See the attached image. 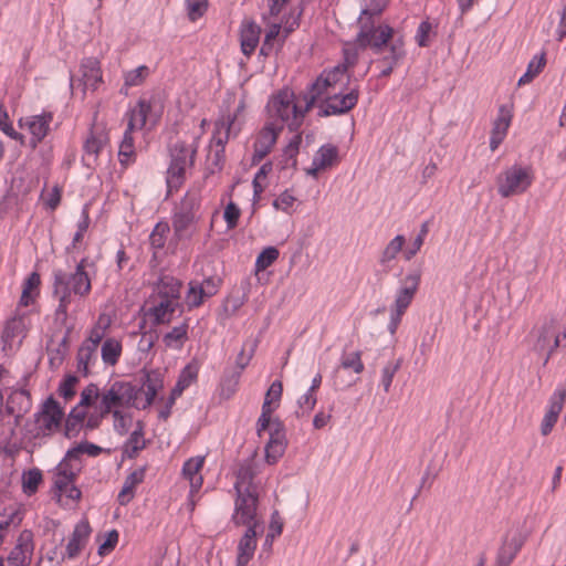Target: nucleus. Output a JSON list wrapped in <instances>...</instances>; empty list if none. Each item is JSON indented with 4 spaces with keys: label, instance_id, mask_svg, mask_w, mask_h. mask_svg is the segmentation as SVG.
<instances>
[{
    "label": "nucleus",
    "instance_id": "8fccbe9b",
    "mask_svg": "<svg viewBox=\"0 0 566 566\" xmlns=\"http://www.w3.org/2000/svg\"><path fill=\"white\" fill-rule=\"evenodd\" d=\"M281 30L282 24L274 22L268 25L265 35L260 49V54L264 56H269L272 54L274 50V42L277 41L280 43L281 39Z\"/></svg>",
    "mask_w": 566,
    "mask_h": 566
},
{
    "label": "nucleus",
    "instance_id": "6e6d98bb",
    "mask_svg": "<svg viewBox=\"0 0 566 566\" xmlns=\"http://www.w3.org/2000/svg\"><path fill=\"white\" fill-rule=\"evenodd\" d=\"M207 296L205 295V291L199 285V281H190L188 283V291L186 293L185 302L188 310H193L201 306Z\"/></svg>",
    "mask_w": 566,
    "mask_h": 566
},
{
    "label": "nucleus",
    "instance_id": "a19ab883",
    "mask_svg": "<svg viewBox=\"0 0 566 566\" xmlns=\"http://www.w3.org/2000/svg\"><path fill=\"white\" fill-rule=\"evenodd\" d=\"M122 342L115 337L106 338L101 346V357L106 366H115L122 356Z\"/></svg>",
    "mask_w": 566,
    "mask_h": 566
},
{
    "label": "nucleus",
    "instance_id": "423d86ee",
    "mask_svg": "<svg viewBox=\"0 0 566 566\" xmlns=\"http://www.w3.org/2000/svg\"><path fill=\"white\" fill-rule=\"evenodd\" d=\"M34 420L24 426V438L38 441L60 432L64 419V410L52 397H48L34 413Z\"/></svg>",
    "mask_w": 566,
    "mask_h": 566
},
{
    "label": "nucleus",
    "instance_id": "6ab92c4d",
    "mask_svg": "<svg viewBox=\"0 0 566 566\" xmlns=\"http://www.w3.org/2000/svg\"><path fill=\"white\" fill-rule=\"evenodd\" d=\"M286 446L285 427L282 421H275L264 448L266 463L275 464L283 457Z\"/></svg>",
    "mask_w": 566,
    "mask_h": 566
},
{
    "label": "nucleus",
    "instance_id": "0e129e2a",
    "mask_svg": "<svg viewBox=\"0 0 566 566\" xmlns=\"http://www.w3.org/2000/svg\"><path fill=\"white\" fill-rule=\"evenodd\" d=\"M111 413L114 419V431L119 436L127 434L133 422L132 415L124 412L120 409H114L111 411Z\"/></svg>",
    "mask_w": 566,
    "mask_h": 566
},
{
    "label": "nucleus",
    "instance_id": "4d7b16f0",
    "mask_svg": "<svg viewBox=\"0 0 566 566\" xmlns=\"http://www.w3.org/2000/svg\"><path fill=\"white\" fill-rule=\"evenodd\" d=\"M301 143L302 136L300 134L294 135L283 149L282 165L284 168L296 166V156L298 155Z\"/></svg>",
    "mask_w": 566,
    "mask_h": 566
},
{
    "label": "nucleus",
    "instance_id": "7c9ffc66",
    "mask_svg": "<svg viewBox=\"0 0 566 566\" xmlns=\"http://www.w3.org/2000/svg\"><path fill=\"white\" fill-rule=\"evenodd\" d=\"M151 115V103L146 99H139L137 104L128 113V124L126 130L143 129Z\"/></svg>",
    "mask_w": 566,
    "mask_h": 566
},
{
    "label": "nucleus",
    "instance_id": "ddd939ff",
    "mask_svg": "<svg viewBox=\"0 0 566 566\" xmlns=\"http://www.w3.org/2000/svg\"><path fill=\"white\" fill-rule=\"evenodd\" d=\"M52 120L53 114L45 111L38 115L21 117L18 120L19 127L29 132V146L32 149H35L48 136Z\"/></svg>",
    "mask_w": 566,
    "mask_h": 566
},
{
    "label": "nucleus",
    "instance_id": "e2e57ef3",
    "mask_svg": "<svg viewBox=\"0 0 566 566\" xmlns=\"http://www.w3.org/2000/svg\"><path fill=\"white\" fill-rule=\"evenodd\" d=\"M41 482H42V472L36 468L30 469L29 471L24 472L22 475L23 492L28 495L34 494L38 491Z\"/></svg>",
    "mask_w": 566,
    "mask_h": 566
},
{
    "label": "nucleus",
    "instance_id": "412c9836",
    "mask_svg": "<svg viewBox=\"0 0 566 566\" xmlns=\"http://www.w3.org/2000/svg\"><path fill=\"white\" fill-rule=\"evenodd\" d=\"M525 543V536L521 532L505 535L497 549L495 566H510Z\"/></svg>",
    "mask_w": 566,
    "mask_h": 566
},
{
    "label": "nucleus",
    "instance_id": "c85d7f7f",
    "mask_svg": "<svg viewBox=\"0 0 566 566\" xmlns=\"http://www.w3.org/2000/svg\"><path fill=\"white\" fill-rule=\"evenodd\" d=\"M85 409L80 407L72 408L69 415L66 417L64 416L60 432L69 440L78 438L82 432L85 433Z\"/></svg>",
    "mask_w": 566,
    "mask_h": 566
},
{
    "label": "nucleus",
    "instance_id": "69168bd1",
    "mask_svg": "<svg viewBox=\"0 0 566 566\" xmlns=\"http://www.w3.org/2000/svg\"><path fill=\"white\" fill-rule=\"evenodd\" d=\"M0 130L6 134L11 139L19 142L20 144H24V135L18 133L10 122L8 111L6 107L0 104Z\"/></svg>",
    "mask_w": 566,
    "mask_h": 566
},
{
    "label": "nucleus",
    "instance_id": "de8ad7c7",
    "mask_svg": "<svg viewBox=\"0 0 566 566\" xmlns=\"http://www.w3.org/2000/svg\"><path fill=\"white\" fill-rule=\"evenodd\" d=\"M23 520L21 512L17 509L6 511L0 516V545L3 543L6 535L11 528H17Z\"/></svg>",
    "mask_w": 566,
    "mask_h": 566
},
{
    "label": "nucleus",
    "instance_id": "f03ea898",
    "mask_svg": "<svg viewBox=\"0 0 566 566\" xmlns=\"http://www.w3.org/2000/svg\"><path fill=\"white\" fill-rule=\"evenodd\" d=\"M328 73L333 80L326 87L319 91L322 94L317 97L315 106L318 108V116L329 117L339 116L352 111L359 99V87L355 85L346 93L344 88L349 84L350 75L347 74L346 65H335L332 69L324 70L318 76Z\"/></svg>",
    "mask_w": 566,
    "mask_h": 566
},
{
    "label": "nucleus",
    "instance_id": "473e14b6",
    "mask_svg": "<svg viewBox=\"0 0 566 566\" xmlns=\"http://www.w3.org/2000/svg\"><path fill=\"white\" fill-rule=\"evenodd\" d=\"M164 380L157 373H150L146 375V378L139 389V392L143 391L145 395L144 401H139V407L137 409H146L150 407L157 396V394L163 389Z\"/></svg>",
    "mask_w": 566,
    "mask_h": 566
},
{
    "label": "nucleus",
    "instance_id": "9b49d317",
    "mask_svg": "<svg viewBox=\"0 0 566 566\" xmlns=\"http://www.w3.org/2000/svg\"><path fill=\"white\" fill-rule=\"evenodd\" d=\"M138 394V387L130 381H114L102 394V415H108L112 410L119 408L133 407L137 409L139 407Z\"/></svg>",
    "mask_w": 566,
    "mask_h": 566
},
{
    "label": "nucleus",
    "instance_id": "c03bdc74",
    "mask_svg": "<svg viewBox=\"0 0 566 566\" xmlns=\"http://www.w3.org/2000/svg\"><path fill=\"white\" fill-rule=\"evenodd\" d=\"M41 283L40 275L32 272L23 283L22 294L19 301L20 306H29L34 302L35 296L39 294V286Z\"/></svg>",
    "mask_w": 566,
    "mask_h": 566
},
{
    "label": "nucleus",
    "instance_id": "dca6fc26",
    "mask_svg": "<svg viewBox=\"0 0 566 566\" xmlns=\"http://www.w3.org/2000/svg\"><path fill=\"white\" fill-rule=\"evenodd\" d=\"M103 449L92 442L82 441L70 448L61 462L56 465L55 471H75L76 474L81 470L82 455L87 454L95 458L102 453Z\"/></svg>",
    "mask_w": 566,
    "mask_h": 566
},
{
    "label": "nucleus",
    "instance_id": "2eb2a0df",
    "mask_svg": "<svg viewBox=\"0 0 566 566\" xmlns=\"http://www.w3.org/2000/svg\"><path fill=\"white\" fill-rule=\"evenodd\" d=\"M81 76L75 80L73 75L70 77V86L73 90L75 83L82 86L85 94L87 90L96 91L98 85L103 82V74L101 70V62L96 57H85L80 65Z\"/></svg>",
    "mask_w": 566,
    "mask_h": 566
},
{
    "label": "nucleus",
    "instance_id": "680f3d73",
    "mask_svg": "<svg viewBox=\"0 0 566 566\" xmlns=\"http://www.w3.org/2000/svg\"><path fill=\"white\" fill-rule=\"evenodd\" d=\"M274 411V407H269L268 401H263L261 415L256 421V434L261 438L265 430L269 433L272 432V427L275 421H280L277 418L272 419L271 413Z\"/></svg>",
    "mask_w": 566,
    "mask_h": 566
},
{
    "label": "nucleus",
    "instance_id": "2f4dec72",
    "mask_svg": "<svg viewBox=\"0 0 566 566\" xmlns=\"http://www.w3.org/2000/svg\"><path fill=\"white\" fill-rule=\"evenodd\" d=\"M378 55L377 62H390L391 64L400 65L407 55L403 36L396 33L390 39L385 51Z\"/></svg>",
    "mask_w": 566,
    "mask_h": 566
},
{
    "label": "nucleus",
    "instance_id": "4be33fe9",
    "mask_svg": "<svg viewBox=\"0 0 566 566\" xmlns=\"http://www.w3.org/2000/svg\"><path fill=\"white\" fill-rule=\"evenodd\" d=\"M263 531V526H247L237 548L235 566H247L254 556L256 549V535Z\"/></svg>",
    "mask_w": 566,
    "mask_h": 566
},
{
    "label": "nucleus",
    "instance_id": "39448f33",
    "mask_svg": "<svg viewBox=\"0 0 566 566\" xmlns=\"http://www.w3.org/2000/svg\"><path fill=\"white\" fill-rule=\"evenodd\" d=\"M380 14L361 11L357 20L358 32L355 44L358 49H370L374 54H381L390 39L397 33L392 27L379 21Z\"/></svg>",
    "mask_w": 566,
    "mask_h": 566
},
{
    "label": "nucleus",
    "instance_id": "052dcab7",
    "mask_svg": "<svg viewBox=\"0 0 566 566\" xmlns=\"http://www.w3.org/2000/svg\"><path fill=\"white\" fill-rule=\"evenodd\" d=\"M150 70L147 65H139L138 67L124 73V86L134 87L142 85L149 76Z\"/></svg>",
    "mask_w": 566,
    "mask_h": 566
},
{
    "label": "nucleus",
    "instance_id": "c9c22d12",
    "mask_svg": "<svg viewBox=\"0 0 566 566\" xmlns=\"http://www.w3.org/2000/svg\"><path fill=\"white\" fill-rule=\"evenodd\" d=\"M144 423L137 421L135 429L130 432L128 439L123 446V454L128 459H134L138 453L146 448V440L144 439Z\"/></svg>",
    "mask_w": 566,
    "mask_h": 566
},
{
    "label": "nucleus",
    "instance_id": "79ce46f5",
    "mask_svg": "<svg viewBox=\"0 0 566 566\" xmlns=\"http://www.w3.org/2000/svg\"><path fill=\"white\" fill-rule=\"evenodd\" d=\"M109 326L111 318L106 314H99L97 321L87 331V336L82 343L98 347Z\"/></svg>",
    "mask_w": 566,
    "mask_h": 566
},
{
    "label": "nucleus",
    "instance_id": "5701e85b",
    "mask_svg": "<svg viewBox=\"0 0 566 566\" xmlns=\"http://www.w3.org/2000/svg\"><path fill=\"white\" fill-rule=\"evenodd\" d=\"M258 468L253 460L248 459L240 463L234 483L235 493L259 492V484L255 482Z\"/></svg>",
    "mask_w": 566,
    "mask_h": 566
},
{
    "label": "nucleus",
    "instance_id": "bb28decb",
    "mask_svg": "<svg viewBox=\"0 0 566 566\" xmlns=\"http://www.w3.org/2000/svg\"><path fill=\"white\" fill-rule=\"evenodd\" d=\"M75 471H55L54 474V488L57 491L60 501L62 497L76 502L81 497V490L74 485L76 478Z\"/></svg>",
    "mask_w": 566,
    "mask_h": 566
},
{
    "label": "nucleus",
    "instance_id": "f8f14e48",
    "mask_svg": "<svg viewBox=\"0 0 566 566\" xmlns=\"http://www.w3.org/2000/svg\"><path fill=\"white\" fill-rule=\"evenodd\" d=\"M259 492L237 493L231 521L235 526H262L258 515Z\"/></svg>",
    "mask_w": 566,
    "mask_h": 566
},
{
    "label": "nucleus",
    "instance_id": "09e8293b",
    "mask_svg": "<svg viewBox=\"0 0 566 566\" xmlns=\"http://www.w3.org/2000/svg\"><path fill=\"white\" fill-rule=\"evenodd\" d=\"M405 244V237L401 234L396 235L394 239L389 241V243L384 249L380 258L379 263L386 268H390V262H392L398 253L402 250V247Z\"/></svg>",
    "mask_w": 566,
    "mask_h": 566
},
{
    "label": "nucleus",
    "instance_id": "f3484780",
    "mask_svg": "<svg viewBox=\"0 0 566 566\" xmlns=\"http://www.w3.org/2000/svg\"><path fill=\"white\" fill-rule=\"evenodd\" d=\"M280 125L275 123H266L263 128L258 133L255 142L253 144L252 163H260L265 158L272 147L277 140L279 134L281 133Z\"/></svg>",
    "mask_w": 566,
    "mask_h": 566
},
{
    "label": "nucleus",
    "instance_id": "0eeeda50",
    "mask_svg": "<svg viewBox=\"0 0 566 566\" xmlns=\"http://www.w3.org/2000/svg\"><path fill=\"white\" fill-rule=\"evenodd\" d=\"M200 197L197 192H187L176 207L172 214L174 239L176 241L190 240L196 231L199 220Z\"/></svg>",
    "mask_w": 566,
    "mask_h": 566
},
{
    "label": "nucleus",
    "instance_id": "9d476101",
    "mask_svg": "<svg viewBox=\"0 0 566 566\" xmlns=\"http://www.w3.org/2000/svg\"><path fill=\"white\" fill-rule=\"evenodd\" d=\"M532 348L537 354L546 353L544 365H546L554 349L560 344V338H566V333L558 331V321L555 316H545L539 325L535 326L530 335Z\"/></svg>",
    "mask_w": 566,
    "mask_h": 566
},
{
    "label": "nucleus",
    "instance_id": "37998d69",
    "mask_svg": "<svg viewBox=\"0 0 566 566\" xmlns=\"http://www.w3.org/2000/svg\"><path fill=\"white\" fill-rule=\"evenodd\" d=\"M302 14V8H292L287 13L283 14L280 22L282 24L280 46H283L289 35L300 27Z\"/></svg>",
    "mask_w": 566,
    "mask_h": 566
},
{
    "label": "nucleus",
    "instance_id": "13d9d810",
    "mask_svg": "<svg viewBox=\"0 0 566 566\" xmlns=\"http://www.w3.org/2000/svg\"><path fill=\"white\" fill-rule=\"evenodd\" d=\"M186 170L187 168L182 166H178L175 164H169L166 176V184L168 188V193H171L175 190H178L179 187L184 184L186 179Z\"/></svg>",
    "mask_w": 566,
    "mask_h": 566
},
{
    "label": "nucleus",
    "instance_id": "f704fd0d",
    "mask_svg": "<svg viewBox=\"0 0 566 566\" xmlns=\"http://www.w3.org/2000/svg\"><path fill=\"white\" fill-rule=\"evenodd\" d=\"M179 302H170L169 300H159L157 304L148 310V315L153 318L154 325L170 323L174 313L180 308Z\"/></svg>",
    "mask_w": 566,
    "mask_h": 566
},
{
    "label": "nucleus",
    "instance_id": "1a4fd4ad",
    "mask_svg": "<svg viewBox=\"0 0 566 566\" xmlns=\"http://www.w3.org/2000/svg\"><path fill=\"white\" fill-rule=\"evenodd\" d=\"M421 273L418 270L409 272L402 280L401 285L398 287L395 301L390 306V318L388 323V331L395 335L402 319L403 314L410 306L420 284Z\"/></svg>",
    "mask_w": 566,
    "mask_h": 566
},
{
    "label": "nucleus",
    "instance_id": "c756f323",
    "mask_svg": "<svg viewBox=\"0 0 566 566\" xmlns=\"http://www.w3.org/2000/svg\"><path fill=\"white\" fill-rule=\"evenodd\" d=\"M32 407V399L27 389L13 390L8 397L6 409L7 412L15 417L19 421Z\"/></svg>",
    "mask_w": 566,
    "mask_h": 566
},
{
    "label": "nucleus",
    "instance_id": "ea45409f",
    "mask_svg": "<svg viewBox=\"0 0 566 566\" xmlns=\"http://www.w3.org/2000/svg\"><path fill=\"white\" fill-rule=\"evenodd\" d=\"M145 469L139 468L130 472L124 481L123 488L118 493L117 500L120 505L128 504L135 494V489L144 481Z\"/></svg>",
    "mask_w": 566,
    "mask_h": 566
},
{
    "label": "nucleus",
    "instance_id": "4468645a",
    "mask_svg": "<svg viewBox=\"0 0 566 566\" xmlns=\"http://www.w3.org/2000/svg\"><path fill=\"white\" fill-rule=\"evenodd\" d=\"M34 551L33 533L30 530H23L9 552L2 559L1 566H29Z\"/></svg>",
    "mask_w": 566,
    "mask_h": 566
},
{
    "label": "nucleus",
    "instance_id": "3c124183",
    "mask_svg": "<svg viewBox=\"0 0 566 566\" xmlns=\"http://www.w3.org/2000/svg\"><path fill=\"white\" fill-rule=\"evenodd\" d=\"M546 64V53L542 52L538 55H534L530 61L526 72L520 77L517 84L520 86L525 85L533 81L544 69Z\"/></svg>",
    "mask_w": 566,
    "mask_h": 566
},
{
    "label": "nucleus",
    "instance_id": "a18cd8bd",
    "mask_svg": "<svg viewBox=\"0 0 566 566\" xmlns=\"http://www.w3.org/2000/svg\"><path fill=\"white\" fill-rule=\"evenodd\" d=\"M438 24L429 19L420 22L415 34V41L420 48H428L437 36Z\"/></svg>",
    "mask_w": 566,
    "mask_h": 566
},
{
    "label": "nucleus",
    "instance_id": "4c0bfd02",
    "mask_svg": "<svg viewBox=\"0 0 566 566\" xmlns=\"http://www.w3.org/2000/svg\"><path fill=\"white\" fill-rule=\"evenodd\" d=\"M97 348L96 346H92L85 343H82L77 349L76 354V367L77 371L83 376H88L91 373V368L94 367L97 363Z\"/></svg>",
    "mask_w": 566,
    "mask_h": 566
},
{
    "label": "nucleus",
    "instance_id": "5fc2aeb1",
    "mask_svg": "<svg viewBox=\"0 0 566 566\" xmlns=\"http://www.w3.org/2000/svg\"><path fill=\"white\" fill-rule=\"evenodd\" d=\"M258 344L259 342L256 338H249L243 342L242 348L235 358V367L238 369L244 370L247 368L255 354Z\"/></svg>",
    "mask_w": 566,
    "mask_h": 566
},
{
    "label": "nucleus",
    "instance_id": "cd10ccee",
    "mask_svg": "<svg viewBox=\"0 0 566 566\" xmlns=\"http://www.w3.org/2000/svg\"><path fill=\"white\" fill-rule=\"evenodd\" d=\"M261 28L253 20H243L240 25L241 52L249 59L260 43Z\"/></svg>",
    "mask_w": 566,
    "mask_h": 566
},
{
    "label": "nucleus",
    "instance_id": "b1692460",
    "mask_svg": "<svg viewBox=\"0 0 566 566\" xmlns=\"http://www.w3.org/2000/svg\"><path fill=\"white\" fill-rule=\"evenodd\" d=\"M512 111L507 105L499 107L497 116L493 122V127L490 136V149L496 150L507 135L509 127L512 122Z\"/></svg>",
    "mask_w": 566,
    "mask_h": 566
},
{
    "label": "nucleus",
    "instance_id": "72a5a7b5",
    "mask_svg": "<svg viewBox=\"0 0 566 566\" xmlns=\"http://www.w3.org/2000/svg\"><path fill=\"white\" fill-rule=\"evenodd\" d=\"M181 281L171 275H161L156 284V292L161 300L178 302L181 292Z\"/></svg>",
    "mask_w": 566,
    "mask_h": 566
},
{
    "label": "nucleus",
    "instance_id": "e433bc0d",
    "mask_svg": "<svg viewBox=\"0 0 566 566\" xmlns=\"http://www.w3.org/2000/svg\"><path fill=\"white\" fill-rule=\"evenodd\" d=\"M197 154V145H187L185 142H177L170 149V164L189 168L193 165Z\"/></svg>",
    "mask_w": 566,
    "mask_h": 566
},
{
    "label": "nucleus",
    "instance_id": "864d4df0",
    "mask_svg": "<svg viewBox=\"0 0 566 566\" xmlns=\"http://www.w3.org/2000/svg\"><path fill=\"white\" fill-rule=\"evenodd\" d=\"M169 231L170 227L167 222H158L155 226L149 235V244L154 251V254L164 249Z\"/></svg>",
    "mask_w": 566,
    "mask_h": 566
},
{
    "label": "nucleus",
    "instance_id": "393cba45",
    "mask_svg": "<svg viewBox=\"0 0 566 566\" xmlns=\"http://www.w3.org/2000/svg\"><path fill=\"white\" fill-rule=\"evenodd\" d=\"M27 316L24 314H15L6 322L2 335L1 345L2 350L7 353L12 349V345L15 338L20 340L25 336L27 333Z\"/></svg>",
    "mask_w": 566,
    "mask_h": 566
},
{
    "label": "nucleus",
    "instance_id": "338daca9",
    "mask_svg": "<svg viewBox=\"0 0 566 566\" xmlns=\"http://www.w3.org/2000/svg\"><path fill=\"white\" fill-rule=\"evenodd\" d=\"M279 250L275 247H268L258 255L255 260V271L261 272L271 266L279 258Z\"/></svg>",
    "mask_w": 566,
    "mask_h": 566
},
{
    "label": "nucleus",
    "instance_id": "a878e982",
    "mask_svg": "<svg viewBox=\"0 0 566 566\" xmlns=\"http://www.w3.org/2000/svg\"><path fill=\"white\" fill-rule=\"evenodd\" d=\"M91 532L88 522L86 520L80 521L73 530L63 557L69 559L76 558L87 544Z\"/></svg>",
    "mask_w": 566,
    "mask_h": 566
},
{
    "label": "nucleus",
    "instance_id": "20e7f679",
    "mask_svg": "<svg viewBox=\"0 0 566 566\" xmlns=\"http://www.w3.org/2000/svg\"><path fill=\"white\" fill-rule=\"evenodd\" d=\"M245 104L241 101L233 113L220 116L214 123V129L207 155V167L211 174L220 171L226 161V145L235 138L243 127L241 115Z\"/></svg>",
    "mask_w": 566,
    "mask_h": 566
},
{
    "label": "nucleus",
    "instance_id": "774afa93",
    "mask_svg": "<svg viewBox=\"0 0 566 566\" xmlns=\"http://www.w3.org/2000/svg\"><path fill=\"white\" fill-rule=\"evenodd\" d=\"M401 364H402V359L399 358L395 361L387 363L382 367L380 384L384 387L385 392H389L391 384H392V379H394L396 373L401 367Z\"/></svg>",
    "mask_w": 566,
    "mask_h": 566
},
{
    "label": "nucleus",
    "instance_id": "aec40b11",
    "mask_svg": "<svg viewBox=\"0 0 566 566\" xmlns=\"http://www.w3.org/2000/svg\"><path fill=\"white\" fill-rule=\"evenodd\" d=\"M106 144L107 137L103 132L91 129L83 144L82 164L88 169H94Z\"/></svg>",
    "mask_w": 566,
    "mask_h": 566
},
{
    "label": "nucleus",
    "instance_id": "a211bd4d",
    "mask_svg": "<svg viewBox=\"0 0 566 566\" xmlns=\"http://www.w3.org/2000/svg\"><path fill=\"white\" fill-rule=\"evenodd\" d=\"M205 457L197 455L189 458L185 461L182 465V476L189 482L190 491L188 500L193 507L196 504L195 496L200 491L203 484V476L201 474V470L205 465Z\"/></svg>",
    "mask_w": 566,
    "mask_h": 566
},
{
    "label": "nucleus",
    "instance_id": "7ed1b4c3",
    "mask_svg": "<svg viewBox=\"0 0 566 566\" xmlns=\"http://www.w3.org/2000/svg\"><path fill=\"white\" fill-rule=\"evenodd\" d=\"M94 269V262L82 258L72 273L61 269L53 271V294L59 300L55 319L64 323L67 319L69 307L74 297L85 298L92 291V277L88 269Z\"/></svg>",
    "mask_w": 566,
    "mask_h": 566
},
{
    "label": "nucleus",
    "instance_id": "49530a36",
    "mask_svg": "<svg viewBox=\"0 0 566 566\" xmlns=\"http://www.w3.org/2000/svg\"><path fill=\"white\" fill-rule=\"evenodd\" d=\"M338 157V149L336 146L332 144H325L318 148L314 158L313 165L318 166V168H328L336 163Z\"/></svg>",
    "mask_w": 566,
    "mask_h": 566
},
{
    "label": "nucleus",
    "instance_id": "603ef678",
    "mask_svg": "<svg viewBox=\"0 0 566 566\" xmlns=\"http://www.w3.org/2000/svg\"><path fill=\"white\" fill-rule=\"evenodd\" d=\"M135 157H136V154H135L133 133H129V130H125L124 135H123V139L119 144V150H118L119 163L124 166H127L135 160Z\"/></svg>",
    "mask_w": 566,
    "mask_h": 566
},
{
    "label": "nucleus",
    "instance_id": "f257e3e1",
    "mask_svg": "<svg viewBox=\"0 0 566 566\" xmlns=\"http://www.w3.org/2000/svg\"><path fill=\"white\" fill-rule=\"evenodd\" d=\"M328 73L317 76L303 93L304 106H300L296 102L294 92L290 88H283L273 95L269 101L266 108L270 116L269 123H275L283 129L286 125L290 130H297L304 120L305 115L315 106L317 97L322 94V87L331 84Z\"/></svg>",
    "mask_w": 566,
    "mask_h": 566
},
{
    "label": "nucleus",
    "instance_id": "6e6552de",
    "mask_svg": "<svg viewBox=\"0 0 566 566\" xmlns=\"http://www.w3.org/2000/svg\"><path fill=\"white\" fill-rule=\"evenodd\" d=\"M535 172L531 165L515 163L496 176L497 193L510 198L525 193L533 185Z\"/></svg>",
    "mask_w": 566,
    "mask_h": 566
},
{
    "label": "nucleus",
    "instance_id": "bf43d9fd",
    "mask_svg": "<svg viewBox=\"0 0 566 566\" xmlns=\"http://www.w3.org/2000/svg\"><path fill=\"white\" fill-rule=\"evenodd\" d=\"M200 365L196 359L188 363L179 373L177 384L184 388H188L191 384L197 381L199 375Z\"/></svg>",
    "mask_w": 566,
    "mask_h": 566
},
{
    "label": "nucleus",
    "instance_id": "58836bf2",
    "mask_svg": "<svg viewBox=\"0 0 566 566\" xmlns=\"http://www.w3.org/2000/svg\"><path fill=\"white\" fill-rule=\"evenodd\" d=\"M188 333L189 323L188 319H185L181 324L164 334L163 343L169 349L180 350L189 338Z\"/></svg>",
    "mask_w": 566,
    "mask_h": 566
}]
</instances>
